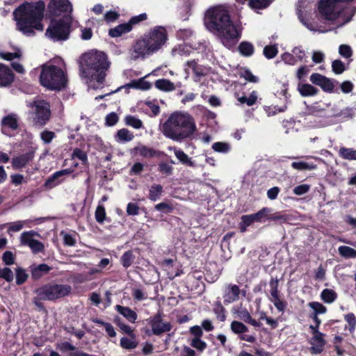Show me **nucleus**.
Wrapping results in <instances>:
<instances>
[{"instance_id": "39", "label": "nucleus", "mask_w": 356, "mask_h": 356, "mask_svg": "<svg viewBox=\"0 0 356 356\" xmlns=\"http://www.w3.org/2000/svg\"><path fill=\"white\" fill-rule=\"evenodd\" d=\"M168 40L166 29L163 26H157V50H159Z\"/></svg>"}, {"instance_id": "57", "label": "nucleus", "mask_w": 356, "mask_h": 356, "mask_svg": "<svg viewBox=\"0 0 356 356\" xmlns=\"http://www.w3.org/2000/svg\"><path fill=\"white\" fill-rule=\"evenodd\" d=\"M173 210V205L169 202L157 204V211L161 213H170Z\"/></svg>"}, {"instance_id": "33", "label": "nucleus", "mask_w": 356, "mask_h": 356, "mask_svg": "<svg viewBox=\"0 0 356 356\" xmlns=\"http://www.w3.org/2000/svg\"><path fill=\"white\" fill-rule=\"evenodd\" d=\"M238 50L242 56L250 57L253 55L254 52V47L251 42L243 41L239 44Z\"/></svg>"}, {"instance_id": "31", "label": "nucleus", "mask_w": 356, "mask_h": 356, "mask_svg": "<svg viewBox=\"0 0 356 356\" xmlns=\"http://www.w3.org/2000/svg\"><path fill=\"white\" fill-rule=\"evenodd\" d=\"M175 155L181 163L186 166L195 168L196 166L195 161L189 157L183 150L175 149Z\"/></svg>"}, {"instance_id": "20", "label": "nucleus", "mask_w": 356, "mask_h": 356, "mask_svg": "<svg viewBox=\"0 0 356 356\" xmlns=\"http://www.w3.org/2000/svg\"><path fill=\"white\" fill-rule=\"evenodd\" d=\"M14 81V74L6 65L0 63V86H10Z\"/></svg>"}, {"instance_id": "19", "label": "nucleus", "mask_w": 356, "mask_h": 356, "mask_svg": "<svg viewBox=\"0 0 356 356\" xmlns=\"http://www.w3.org/2000/svg\"><path fill=\"white\" fill-rule=\"evenodd\" d=\"M31 277L34 280H38L44 275L49 273L51 270V267L46 264H41L39 265L33 264L30 267Z\"/></svg>"}, {"instance_id": "38", "label": "nucleus", "mask_w": 356, "mask_h": 356, "mask_svg": "<svg viewBox=\"0 0 356 356\" xmlns=\"http://www.w3.org/2000/svg\"><path fill=\"white\" fill-rule=\"evenodd\" d=\"M157 89L164 92H171L175 90V86L173 82L168 79H157Z\"/></svg>"}, {"instance_id": "51", "label": "nucleus", "mask_w": 356, "mask_h": 356, "mask_svg": "<svg viewBox=\"0 0 356 356\" xmlns=\"http://www.w3.org/2000/svg\"><path fill=\"white\" fill-rule=\"evenodd\" d=\"M270 210V209L267 207H264L257 213L250 214L253 222H262L264 218L268 216Z\"/></svg>"}, {"instance_id": "49", "label": "nucleus", "mask_w": 356, "mask_h": 356, "mask_svg": "<svg viewBox=\"0 0 356 356\" xmlns=\"http://www.w3.org/2000/svg\"><path fill=\"white\" fill-rule=\"evenodd\" d=\"M135 257L131 251L125 252L121 257V264L124 268H129L133 264Z\"/></svg>"}, {"instance_id": "13", "label": "nucleus", "mask_w": 356, "mask_h": 356, "mask_svg": "<svg viewBox=\"0 0 356 356\" xmlns=\"http://www.w3.org/2000/svg\"><path fill=\"white\" fill-rule=\"evenodd\" d=\"M269 285L270 287V301L274 304L275 307L279 312H284L286 307L287 302L280 298V291L278 290V279L277 277H272L270 281Z\"/></svg>"}, {"instance_id": "10", "label": "nucleus", "mask_w": 356, "mask_h": 356, "mask_svg": "<svg viewBox=\"0 0 356 356\" xmlns=\"http://www.w3.org/2000/svg\"><path fill=\"white\" fill-rule=\"evenodd\" d=\"M310 81L313 84L321 87L324 92L329 93L337 92L335 87L339 84V82L334 79H330L315 72L310 76Z\"/></svg>"}, {"instance_id": "12", "label": "nucleus", "mask_w": 356, "mask_h": 356, "mask_svg": "<svg viewBox=\"0 0 356 356\" xmlns=\"http://www.w3.org/2000/svg\"><path fill=\"white\" fill-rule=\"evenodd\" d=\"M48 8L51 15L59 16L63 13V17L72 11V6L68 0H51Z\"/></svg>"}, {"instance_id": "64", "label": "nucleus", "mask_w": 356, "mask_h": 356, "mask_svg": "<svg viewBox=\"0 0 356 356\" xmlns=\"http://www.w3.org/2000/svg\"><path fill=\"white\" fill-rule=\"evenodd\" d=\"M191 346L196 348L199 351H203L207 348V343L205 341H202L201 338L200 339H193L191 343Z\"/></svg>"}, {"instance_id": "5", "label": "nucleus", "mask_w": 356, "mask_h": 356, "mask_svg": "<svg viewBox=\"0 0 356 356\" xmlns=\"http://www.w3.org/2000/svg\"><path fill=\"white\" fill-rule=\"evenodd\" d=\"M60 63H45L41 66L40 81L41 85L50 90L60 91L67 87L68 78L65 64L59 59Z\"/></svg>"}, {"instance_id": "26", "label": "nucleus", "mask_w": 356, "mask_h": 356, "mask_svg": "<svg viewBox=\"0 0 356 356\" xmlns=\"http://www.w3.org/2000/svg\"><path fill=\"white\" fill-rule=\"evenodd\" d=\"M185 65L191 68L194 74L198 78L207 75L205 67L202 65H198V60L194 59L191 60H188L186 63Z\"/></svg>"}, {"instance_id": "16", "label": "nucleus", "mask_w": 356, "mask_h": 356, "mask_svg": "<svg viewBox=\"0 0 356 356\" xmlns=\"http://www.w3.org/2000/svg\"><path fill=\"white\" fill-rule=\"evenodd\" d=\"M177 257L175 254H172L171 257L164 259L159 264L161 267L167 272V275L170 278H174L179 275L177 266Z\"/></svg>"}, {"instance_id": "28", "label": "nucleus", "mask_w": 356, "mask_h": 356, "mask_svg": "<svg viewBox=\"0 0 356 356\" xmlns=\"http://www.w3.org/2000/svg\"><path fill=\"white\" fill-rule=\"evenodd\" d=\"M132 29L130 24L124 23L121 24L115 28L109 30L108 34L112 38H118L121 36L122 34L129 33Z\"/></svg>"}, {"instance_id": "34", "label": "nucleus", "mask_w": 356, "mask_h": 356, "mask_svg": "<svg viewBox=\"0 0 356 356\" xmlns=\"http://www.w3.org/2000/svg\"><path fill=\"white\" fill-rule=\"evenodd\" d=\"M40 234L33 231L24 232L21 234L19 237L20 243L22 245L30 246L31 243L35 241L34 236H39Z\"/></svg>"}, {"instance_id": "23", "label": "nucleus", "mask_w": 356, "mask_h": 356, "mask_svg": "<svg viewBox=\"0 0 356 356\" xmlns=\"http://www.w3.org/2000/svg\"><path fill=\"white\" fill-rule=\"evenodd\" d=\"M156 152L153 148H149L144 145H138L131 150V154L134 156H140L144 158H151L154 156Z\"/></svg>"}, {"instance_id": "9", "label": "nucleus", "mask_w": 356, "mask_h": 356, "mask_svg": "<svg viewBox=\"0 0 356 356\" xmlns=\"http://www.w3.org/2000/svg\"><path fill=\"white\" fill-rule=\"evenodd\" d=\"M27 106L31 108L35 115L34 120L39 125H44L49 120L51 111L49 104L42 99L27 102Z\"/></svg>"}, {"instance_id": "44", "label": "nucleus", "mask_w": 356, "mask_h": 356, "mask_svg": "<svg viewBox=\"0 0 356 356\" xmlns=\"http://www.w3.org/2000/svg\"><path fill=\"white\" fill-rule=\"evenodd\" d=\"M138 342L136 341L134 335L129 337H122L120 339V346L123 348L133 349L137 346Z\"/></svg>"}, {"instance_id": "53", "label": "nucleus", "mask_w": 356, "mask_h": 356, "mask_svg": "<svg viewBox=\"0 0 356 356\" xmlns=\"http://www.w3.org/2000/svg\"><path fill=\"white\" fill-rule=\"evenodd\" d=\"M252 218L250 215H243L241 216V221L239 223V228L241 232H245L247 227L250 226L253 223Z\"/></svg>"}, {"instance_id": "6", "label": "nucleus", "mask_w": 356, "mask_h": 356, "mask_svg": "<svg viewBox=\"0 0 356 356\" xmlns=\"http://www.w3.org/2000/svg\"><path fill=\"white\" fill-rule=\"evenodd\" d=\"M72 291L69 284H47L36 289L34 293L40 300H56L68 296Z\"/></svg>"}, {"instance_id": "35", "label": "nucleus", "mask_w": 356, "mask_h": 356, "mask_svg": "<svg viewBox=\"0 0 356 356\" xmlns=\"http://www.w3.org/2000/svg\"><path fill=\"white\" fill-rule=\"evenodd\" d=\"M338 154L339 157L343 159L356 161V150L353 148L341 147Z\"/></svg>"}, {"instance_id": "43", "label": "nucleus", "mask_w": 356, "mask_h": 356, "mask_svg": "<svg viewBox=\"0 0 356 356\" xmlns=\"http://www.w3.org/2000/svg\"><path fill=\"white\" fill-rule=\"evenodd\" d=\"M175 161L171 160L170 163L161 162L159 164L158 170L164 176H170L172 175L173 168L171 164H174Z\"/></svg>"}, {"instance_id": "56", "label": "nucleus", "mask_w": 356, "mask_h": 356, "mask_svg": "<svg viewBox=\"0 0 356 356\" xmlns=\"http://www.w3.org/2000/svg\"><path fill=\"white\" fill-rule=\"evenodd\" d=\"M257 97L254 92H252L248 97L242 96L238 98V100L241 104H246L248 106H251L254 105L257 102Z\"/></svg>"}, {"instance_id": "32", "label": "nucleus", "mask_w": 356, "mask_h": 356, "mask_svg": "<svg viewBox=\"0 0 356 356\" xmlns=\"http://www.w3.org/2000/svg\"><path fill=\"white\" fill-rule=\"evenodd\" d=\"M116 310L131 323H134L137 318L136 313L129 307L116 305Z\"/></svg>"}, {"instance_id": "48", "label": "nucleus", "mask_w": 356, "mask_h": 356, "mask_svg": "<svg viewBox=\"0 0 356 356\" xmlns=\"http://www.w3.org/2000/svg\"><path fill=\"white\" fill-rule=\"evenodd\" d=\"M278 53V48L276 44L266 45L264 48L263 54L264 56L268 59H272L275 58Z\"/></svg>"}, {"instance_id": "8", "label": "nucleus", "mask_w": 356, "mask_h": 356, "mask_svg": "<svg viewBox=\"0 0 356 356\" xmlns=\"http://www.w3.org/2000/svg\"><path fill=\"white\" fill-rule=\"evenodd\" d=\"M156 50V29L151 30L141 40H138L133 47L131 58L136 60L140 57L152 54Z\"/></svg>"}, {"instance_id": "27", "label": "nucleus", "mask_w": 356, "mask_h": 356, "mask_svg": "<svg viewBox=\"0 0 356 356\" xmlns=\"http://www.w3.org/2000/svg\"><path fill=\"white\" fill-rule=\"evenodd\" d=\"M31 222L29 220H18L10 223H6L2 225V227H8V233L11 234L13 232H19L24 226H27L30 227L31 226L28 224Z\"/></svg>"}, {"instance_id": "30", "label": "nucleus", "mask_w": 356, "mask_h": 356, "mask_svg": "<svg viewBox=\"0 0 356 356\" xmlns=\"http://www.w3.org/2000/svg\"><path fill=\"white\" fill-rule=\"evenodd\" d=\"M238 316L245 323L250 324L254 327H260L261 323L252 318L250 312L245 309H241L238 312Z\"/></svg>"}, {"instance_id": "14", "label": "nucleus", "mask_w": 356, "mask_h": 356, "mask_svg": "<svg viewBox=\"0 0 356 356\" xmlns=\"http://www.w3.org/2000/svg\"><path fill=\"white\" fill-rule=\"evenodd\" d=\"M230 329L233 333L239 335V339L241 341H245L252 343L256 341V337L254 335L245 334L248 332V327L241 321H233L231 323Z\"/></svg>"}, {"instance_id": "15", "label": "nucleus", "mask_w": 356, "mask_h": 356, "mask_svg": "<svg viewBox=\"0 0 356 356\" xmlns=\"http://www.w3.org/2000/svg\"><path fill=\"white\" fill-rule=\"evenodd\" d=\"M19 127V118L14 113L4 116L1 120V131L6 136H10V131H15Z\"/></svg>"}, {"instance_id": "46", "label": "nucleus", "mask_w": 356, "mask_h": 356, "mask_svg": "<svg viewBox=\"0 0 356 356\" xmlns=\"http://www.w3.org/2000/svg\"><path fill=\"white\" fill-rule=\"evenodd\" d=\"M291 167L298 170H314L316 168V165L314 163H309L305 161L293 162Z\"/></svg>"}, {"instance_id": "60", "label": "nucleus", "mask_w": 356, "mask_h": 356, "mask_svg": "<svg viewBox=\"0 0 356 356\" xmlns=\"http://www.w3.org/2000/svg\"><path fill=\"white\" fill-rule=\"evenodd\" d=\"M282 60L287 65H295L297 63V59L293 54L285 52L282 54Z\"/></svg>"}, {"instance_id": "29", "label": "nucleus", "mask_w": 356, "mask_h": 356, "mask_svg": "<svg viewBox=\"0 0 356 356\" xmlns=\"http://www.w3.org/2000/svg\"><path fill=\"white\" fill-rule=\"evenodd\" d=\"M115 140L120 143H124L132 140L134 138L133 133L127 129H121L118 131L114 136Z\"/></svg>"}, {"instance_id": "18", "label": "nucleus", "mask_w": 356, "mask_h": 356, "mask_svg": "<svg viewBox=\"0 0 356 356\" xmlns=\"http://www.w3.org/2000/svg\"><path fill=\"white\" fill-rule=\"evenodd\" d=\"M72 172L73 170L69 168L56 171L46 180L44 186L49 188H53L63 181V176L68 175Z\"/></svg>"}, {"instance_id": "1", "label": "nucleus", "mask_w": 356, "mask_h": 356, "mask_svg": "<svg viewBox=\"0 0 356 356\" xmlns=\"http://www.w3.org/2000/svg\"><path fill=\"white\" fill-rule=\"evenodd\" d=\"M204 24L227 48L236 44L241 37V32L225 6L218 5L208 8L204 13Z\"/></svg>"}, {"instance_id": "50", "label": "nucleus", "mask_w": 356, "mask_h": 356, "mask_svg": "<svg viewBox=\"0 0 356 356\" xmlns=\"http://www.w3.org/2000/svg\"><path fill=\"white\" fill-rule=\"evenodd\" d=\"M212 149L219 153H227L229 152L230 145L225 142H216L212 145Z\"/></svg>"}, {"instance_id": "41", "label": "nucleus", "mask_w": 356, "mask_h": 356, "mask_svg": "<svg viewBox=\"0 0 356 356\" xmlns=\"http://www.w3.org/2000/svg\"><path fill=\"white\" fill-rule=\"evenodd\" d=\"M273 0H249L248 6L252 9H264L270 6Z\"/></svg>"}, {"instance_id": "47", "label": "nucleus", "mask_w": 356, "mask_h": 356, "mask_svg": "<svg viewBox=\"0 0 356 356\" xmlns=\"http://www.w3.org/2000/svg\"><path fill=\"white\" fill-rule=\"evenodd\" d=\"M308 306L313 309V312L310 314L319 315L325 314L327 312V308L323 304L318 302H310Z\"/></svg>"}, {"instance_id": "7", "label": "nucleus", "mask_w": 356, "mask_h": 356, "mask_svg": "<svg viewBox=\"0 0 356 356\" xmlns=\"http://www.w3.org/2000/svg\"><path fill=\"white\" fill-rule=\"evenodd\" d=\"M71 20L69 16L60 19H52L46 31V35L54 41L65 40L68 38Z\"/></svg>"}, {"instance_id": "55", "label": "nucleus", "mask_w": 356, "mask_h": 356, "mask_svg": "<svg viewBox=\"0 0 356 356\" xmlns=\"http://www.w3.org/2000/svg\"><path fill=\"white\" fill-rule=\"evenodd\" d=\"M28 278V274L26 270L18 268L16 269V284L17 285H21L24 284Z\"/></svg>"}, {"instance_id": "11", "label": "nucleus", "mask_w": 356, "mask_h": 356, "mask_svg": "<svg viewBox=\"0 0 356 356\" xmlns=\"http://www.w3.org/2000/svg\"><path fill=\"white\" fill-rule=\"evenodd\" d=\"M353 0H321L318 4L320 14L327 20H332L336 18L334 10L337 3H349Z\"/></svg>"}, {"instance_id": "2", "label": "nucleus", "mask_w": 356, "mask_h": 356, "mask_svg": "<svg viewBox=\"0 0 356 356\" xmlns=\"http://www.w3.org/2000/svg\"><path fill=\"white\" fill-rule=\"evenodd\" d=\"M108 57L103 51L91 50L81 57L79 69L81 76L86 79L90 88H97L105 79L106 72L110 67Z\"/></svg>"}, {"instance_id": "54", "label": "nucleus", "mask_w": 356, "mask_h": 356, "mask_svg": "<svg viewBox=\"0 0 356 356\" xmlns=\"http://www.w3.org/2000/svg\"><path fill=\"white\" fill-rule=\"evenodd\" d=\"M332 70L336 74H341L346 70V67L341 60L337 59L332 63Z\"/></svg>"}, {"instance_id": "37", "label": "nucleus", "mask_w": 356, "mask_h": 356, "mask_svg": "<svg viewBox=\"0 0 356 356\" xmlns=\"http://www.w3.org/2000/svg\"><path fill=\"white\" fill-rule=\"evenodd\" d=\"M213 310L219 321L224 322L226 320V310L220 301L218 300L214 303Z\"/></svg>"}, {"instance_id": "59", "label": "nucleus", "mask_w": 356, "mask_h": 356, "mask_svg": "<svg viewBox=\"0 0 356 356\" xmlns=\"http://www.w3.org/2000/svg\"><path fill=\"white\" fill-rule=\"evenodd\" d=\"M241 76L243 77L247 81L250 83H257L259 81V78L254 76L248 69L244 70L241 73Z\"/></svg>"}, {"instance_id": "21", "label": "nucleus", "mask_w": 356, "mask_h": 356, "mask_svg": "<svg viewBox=\"0 0 356 356\" xmlns=\"http://www.w3.org/2000/svg\"><path fill=\"white\" fill-rule=\"evenodd\" d=\"M324 334L323 333H318L316 335L313 336L312 338L311 344V352L313 354H320L323 350L326 344V341L323 338Z\"/></svg>"}, {"instance_id": "52", "label": "nucleus", "mask_w": 356, "mask_h": 356, "mask_svg": "<svg viewBox=\"0 0 356 356\" xmlns=\"http://www.w3.org/2000/svg\"><path fill=\"white\" fill-rule=\"evenodd\" d=\"M124 120L127 125L132 127L135 129H140L143 126L142 121L133 115L126 116Z\"/></svg>"}, {"instance_id": "3", "label": "nucleus", "mask_w": 356, "mask_h": 356, "mask_svg": "<svg viewBox=\"0 0 356 356\" xmlns=\"http://www.w3.org/2000/svg\"><path fill=\"white\" fill-rule=\"evenodd\" d=\"M44 8L45 4L42 1L24 3L17 8L13 16L17 30L27 36L33 35L35 31H42Z\"/></svg>"}, {"instance_id": "22", "label": "nucleus", "mask_w": 356, "mask_h": 356, "mask_svg": "<svg viewBox=\"0 0 356 356\" xmlns=\"http://www.w3.org/2000/svg\"><path fill=\"white\" fill-rule=\"evenodd\" d=\"M240 289L236 284H229L225 295L224 302L225 304L236 302L239 299Z\"/></svg>"}, {"instance_id": "61", "label": "nucleus", "mask_w": 356, "mask_h": 356, "mask_svg": "<svg viewBox=\"0 0 356 356\" xmlns=\"http://www.w3.org/2000/svg\"><path fill=\"white\" fill-rule=\"evenodd\" d=\"M29 248L31 250L32 252L34 254L42 252L44 250V244L36 239H35V241L31 243Z\"/></svg>"}, {"instance_id": "4", "label": "nucleus", "mask_w": 356, "mask_h": 356, "mask_svg": "<svg viewBox=\"0 0 356 356\" xmlns=\"http://www.w3.org/2000/svg\"><path fill=\"white\" fill-rule=\"evenodd\" d=\"M195 131V120L187 113H173L163 125V134L176 141L191 138Z\"/></svg>"}, {"instance_id": "62", "label": "nucleus", "mask_w": 356, "mask_h": 356, "mask_svg": "<svg viewBox=\"0 0 356 356\" xmlns=\"http://www.w3.org/2000/svg\"><path fill=\"white\" fill-rule=\"evenodd\" d=\"M339 54L346 58H350L353 55L351 47L347 44H341L339 47Z\"/></svg>"}, {"instance_id": "63", "label": "nucleus", "mask_w": 356, "mask_h": 356, "mask_svg": "<svg viewBox=\"0 0 356 356\" xmlns=\"http://www.w3.org/2000/svg\"><path fill=\"white\" fill-rule=\"evenodd\" d=\"M344 319L349 325V330L353 332L356 327V317L353 313H349L344 316Z\"/></svg>"}, {"instance_id": "17", "label": "nucleus", "mask_w": 356, "mask_h": 356, "mask_svg": "<svg viewBox=\"0 0 356 356\" xmlns=\"http://www.w3.org/2000/svg\"><path fill=\"white\" fill-rule=\"evenodd\" d=\"M35 156L34 151H29L25 154L13 158L11 163L15 170L22 169L31 162Z\"/></svg>"}, {"instance_id": "36", "label": "nucleus", "mask_w": 356, "mask_h": 356, "mask_svg": "<svg viewBox=\"0 0 356 356\" xmlns=\"http://www.w3.org/2000/svg\"><path fill=\"white\" fill-rule=\"evenodd\" d=\"M321 298L325 303L330 304L336 300L337 293L332 289H325L321 293Z\"/></svg>"}, {"instance_id": "58", "label": "nucleus", "mask_w": 356, "mask_h": 356, "mask_svg": "<svg viewBox=\"0 0 356 356\" xmlns=\"http://www.w3.org/2000/svg\"><path fill=\"white\" fill-rule=\"evenodd\" d=\"M95 219L99 223H103L106 218V211L103 205H98L95 211Z\"/></svg>"}, {"instance_id": "45", "label": "nucleus", "mask_w": 356, "mask_h": 356, "mask_svg": "<svg viewBox=\"0 0 356 356\" xmlns=\"http://www.w3.org/2000/svg\"><path fill=\"white\" fill-rule=\"evenodd\" d=\"M338 250L339 254L344 258H356V250L349 246H340Z\"/></svg>"}, {"instance_id": "25", "label": "nucleus", "mask_w": 356, "mask_h": 356, "mask_svg": "<svg viewBox=\"0 0 356 356\" xmlns=\"http://www.w3.org/2000/svg\"><path fill=\"white\" fill-rule=\"evenodd\" d=\"M150 74H148L138 80L131 81L129 83L127 84L129 88H133L136 89H140L143 90H147L151 88L152 86V83L149 81L146 80Z\"/></svg>"}, {"instance_id": "24", "label": "nucleus", "mask_w": 356, "mask_h": 356, "mask_svg": "<svg viewBox=\"0 0 356 356\" xmlns=\"http://www.w3.org/2000/svg\"><path fill=\"white\" fill-rule=\"evenodd\" d=\"M298 90L302 97L315 96L318 92V89L309 83H299Z\"/></svg>"}, {"instance_id": "40", "label": "nucleus", "mask_w": 356, "mask_h": 356, "mask_svg": "<svg viewBox=\"0 0 356 356\" xmlns=\"http://www.w3.org/2000/svg\"><path fill=\"white\" fill-rule=\"evenodd\" d=\"M172 328L170 322H163L161 315L157 312V336L161 333L169 332Z\"/></svg>"}, {"instance_id": "42", "label": "nucleus", "mask_w": 356, "mask_h": 356, "mask_svg": "<svg viewBox=\"0 0 356 356\" xmlns=\"http://www.w3.org/2000/svg\"><path fill=\"white\" fill-rule=\"evenodd\" d=\"M307 111L309 115L315 116V117H321L325 118L327 117V112L325 108H320L319 106L312 105L308 106L307 108Z\"/></svg>"}]
</instances>
